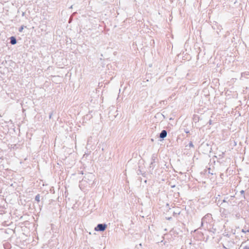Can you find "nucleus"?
Here are the masks:
<instances>
[{
  "mask_svg": "<svg viewBox=\"0 0 249 249\" xmlns=\"http://www.w3.org/2000/svg\"><path fill=\"white\" fill-rule=\"evenodd\" d=\"M213 220L212 214L210 213L206 214L201 219V227L204 226L205 223H210Z\"/></svg>",
  "mask_w": 249,
  "mask_h": 249,
  "instance_id": "1",
  "label": "nucleus"
},
{
  "mask_svg": "<svg viewBox=\"0 0 249 249\" xmlns=\"http://www.w3.org/2000/svg\"><path fill=\"white\" fill-rule=\"evenodd\" d=\"M94 179V175L91 173H88L87 174H85V176L84 177L83 180L87 181V182H89V184H90V182L93 181Z\"/></svg>",
  "mask_w": 249,
  "mask_h": 249,
  "instance_id": "2",
  "label": "nucleus"
},
{
  "mask_svg": "<svg viewBox=\"0 0 249 249\" xmlns=\"http://www.w3.org/2000/svg\"><path fill=\"white\" fill-rule=\"evenodd\" d=\"M107 228V225L105 223L98 224L94 228V230L97 231H104Z\"/></svg>",
  "mask_w": 249,
  "mask_h": 249,
  "instance_id": "3",
  "label": "nucleus"
},
{
  "mask_svg": "<svg viewBox=\"0 0 249 249\" xmlns=\"http://www.w3.org/2000/svg\"><path fill=\"white\" fill-rule=\"evenodd\" d=\"M167 132L166 130H162L161 132L159 134V138H160V141H161L164 140L165 138L167 137Z\"/></svg>",
  "mask_w": 249,
  "mask_h": 249,
  "instance_id": "4",
  "label": "nucleus"
},
{
  "mask_svg": "<svg viewBox=\"0 0 249 249\" xmlns=\"http://www.w3.org/2000/svg\"><path fill=\"white\" fill-rule=\"evenodd\" d=\"M10 43L12 44V45H15L16 44H17V39H16V37L15 36H11L10 38Z\"/></svg>",
  "mask_w": 249,
  "mask_h": 249,
  "instance_id": "5",
  "label": "nucleus"
},
{
  "mask_svg": "<svg viewBox=\"0 0 249 249\" xmlns=\"http://www.w3.org/2000/svg\"><path fill=\"white\" fill-rule=\"evenodd\" d=\"M242 78L249 79V72L245 71V72H242L241 73V77L240 79H242Z\"/></svg>",
  "mask_w": 249,
  "mask_h": 249,
  "instance_id": "6",
  "label": "nucleus"
},
{
  "mask_svg": "<svg viewBox=\"0 0 249 249\" xmlns=\"http://www.w3.org/2000/svg\"><path fill=\"white\" fill-rule=\"evenodd\" d=\"M157 160V155L156 154H153L151 157V162L155 163Z\"/></svg>",
  "mask_w": 249,
  "mask_h": 249,
  "instance_id": "7",
  "label": "nucleus"
},
{
  "mask_svg": "<svg viewBox=\"0 0 249 249\" xmlns=\"http://www.w3.org/2000/svg\"><path fill=\"white\" fill-rule=\"evenodd\" d=\"M3 247L4 249H10L11 248V245L8 243H6L3 244Z\"/></svg>",
  "mask_w": 249,
  "mask_h": 249,
  "instance_id": "8",
  "label": "nucleus"
},
{
  "mask_svg": "<svg viewBox=\"0 0 249 249\" xmlns=\"http://www.w3.org/2000/svg\"><path fill=\"white\" fill-rule=\"evenodd\" d=\"M40 196L39 194L36 195L35 198V200L37 202H39L40 201Z\"/></svg>",
  "mask_w": 249,
  "mask_h": 249,
  "instance_id": "9",
  "label": "nucleus"
},
{
  "mask_svg": "<svg viewBox=\"0 0 249 249\" xmlns=\"http://www.w3.org/2000/svg\"><path fill=\"white\" fill-rule=\"evenodd\" d=\"M229 197H226L224 198L222 200V203H227L228 205H229V202H228Z\"/></svg>",
  "mask_w": 249,
  "mask_h": 249,
  "instance_id": "10",
  "label": "nucleus"
},
{
  "mask_svg": "<svg viewBox=\"0 0 249 249\" xmlns=\"http://www.w3.org/2000/svg\"><path fill=\"white\" fill-rule=\"evenodd\" d=\"M234 197V196H230V198H228V202H229L230 204L231 203V200H233Z\"/></svg>",
  "mask_w": 249,
  "mask_h": 249,
  "instance_id": "11",
  "label": "nucleus"
},
{
  "mask_svg": "<svg viewBox=\"0 0 249 249\" xmlns=\"http://www.w3.org/2000/svg\"><path fill=\"white\" fill-rule=\"evenodd\" d=\"M154 163H155L154 162H151V163L150 164L149 168H152V170H153L155 166V165L154 164Z\"/></svg>",
  "mask_w": 249,
  "mask_h": 249,
  "instance_id": "12",
  "label": "nucleus"
},
{
  "mask_svg": "<svg viewBox=\"0 0 249 249\" xmlns=\"http://www.w3.org/2000/svg\"><path fill=\"white\" fill-rule=\"evenodd\" d=\"M26 26H24V25L21 26L18 29V31L19 32H22L23 31V29Z\"/></svg>",
  "mask_w": 249,
  "mask_h": 249,
  "instance_id": "13",
  "label": "nucleus"
},
{
  "mask_svg": "<svg viewBox=\"0 0 249 249\" xmlns=\"http://www.w3.org/2000/svg\"><path fill=\"white\" fill-rule=\"evenodd\" d=\"M187 146H188V145L186 146V147H187ZM188 146L189 147H194V144H193L192 142L191 141L189 142V143L188 144Z\"/></svg>",
  "mask_w": 249,
  "mask_h": 249,
  "instance_id": "14",
  "label": "nucleus"
},
{
  "mask_svg": "<svg viewBox=\"0 0 249 249\" xmlns=\"http://www.w3.org/2000/svg\"><path fill=\"white\" fill-rule=\"evenodd\" d=\"M241 195H243L242 197L243 198V199H245V196L244 195V194H245V191L244 190H241L240 192Z\"/></svg>",
  "mask_w": 249,
  "mask_h": 249,
  "instance_id": "15",
  "label": "nucleus"
},
{
  "mask_svg": "<svg viewBox=\"0 0 249 249\" xmlns=\"http://www.w3.org/2000/svg\"><path fill=\"white\" fill-rule=\"evenodd\" d=\"M143 172L142 171V170L141 169H138L137 171V175H142V173Z\"/></svg>",
  "mask_w": 249,
  "mask_h": 249,
  "instance_id": "16",
  "label": "nucleus"
},
{
  "mask_svg": "<svg viewBox=\"0 0 249 249\" xmlns=\"http://www.w3.org/2000/svg\"><path fill=\"white\" fill-rule=\"evenodd\" d=\"M53 112H51V113H50V114H49V119H51V118H52V115H53Z\"/></svg>",
  "mask_w": 249,
  "mask_h": 249,
  "instance_id": "17",
  "label": "nucleus"
},
{
  "mask_svg": "<svg viewBox=\"0 0 249 249\" xmlns=\"http://www.w3.org/2000/svg\"><path fill=\"white\" fill-rule=\"evenodd\" d=\"M142 175L143 177H146V173L144 172H143V173H142Z\"/></svg>",
  "mask_w": 249,
  "mask_h": 249,
  "instance_id": "18",
  "label": "nucleus"
},
{
  "mask_svg": "<svg viewBox=\"0 0 249 249\" xmlns=\"http://www.w3.org/2000/svg\"><path fill=\"white\" fill-rule=\"evenodd\" d=\"M248 231V232H249V230H248V231ZM242 232H244V233H246V232H247V231H245L244 229H242Z\"/></svg>",
  "mask_w": 249,
  "mask_h": 249,
  "instance_id": "19",
  "label": "nucleus"
},
{
  "mask_svg": "<svg viewBox=\"0 0 249 249\" xmlns=\"http://www.w3.org/2000/svg\"><path fill=\"white\" fill-rule=\"evenodd\" d=\"M243 249H249V247L248 246H246L243 248Z\"/></svg>",
  "mask_w": 249,
  "mask_h": 249,
  "instance_id": "20",
  "label": "nucleus"
},
{
  "mask_svg": "<svg viewBox=\"0 0 249 249\" xmlns=\"http://www.w3.org/2000/svg\"><path fill=\"white\" fill-rule=\"evenodd\" d=\"M25 12H22V16H23H23H25Z\"/></svg>",
  "mask_w": 249,
  "mask_h": 249,
  "instance_id": "21",
  "label": "nucleus"
},
{
  "mask_svg": "<svg viewBox=\"0 0 249 249\" xmlns=\"http://www.w3.org/2000/svg\"><path fill=\"white\" fill-rule=\"evenodd\" d=\"M223 247L224 249H228V248L226 247L224 245H223Z\"/></svg>",
  "mask_w": 249,
  "mask_h": 249,
  "instance_id": "22",
  "label": "nucleus"
},
{
  "mask_svg": "<svg viewBox=\"0 0 249 249\" xmlns=\"http://www.w3.org/2000/svg\"><path fill=\"white\" fill-rule=\"evenodd\" d=\"M175 187V185H173V186H171L172 188H174Z\"/></svg>",
  "mask_w": 249,
  "mask_h": 249,
  "instance_id": "23",
  "label": "nucleus"
},
{
  "mask_svg": "<svg viewBox=\"0 0 249 249\" xmlns=\"http://www.w3.org/2000/svg\"><path fill=\"white\" fill-rule=\"evenodd\" d=\"M81 174H83V171H81Z\"/></svg>",
  "mask_w": 249,
  "mask_h": 249,
  "instance_id": "24",
  "label": "nucleus"
},
{
  "mask_svg": "<svg viewBox=\"0 0 249 249\" xmlns=\"http://www.w3.org/2000/svg\"><path fill=\"white\" fill-rule=\"evenodd\" d=\"M189 131H186V133H189Z\"/></svg>",
  "mask_w": 249,
  "mask_h": 249,
  "instance_id": "25",
  "label": "nucleus"
},
{
  "mask_svg": "<svg viewBox=\"0 0 249 249\" xmlns=\"http://www.w3.org/2000/svg\"><path fill=\"white\" fill-rule=\"evenodd\" d=\"M144 182H145V183H146V182H147V180H145L144 181Z\"/></svg>",
  "mask_w": 249,
  "mask_h": 249,
  "instance_id": "26",
  "label": "nucleus"
}]
</instances>
